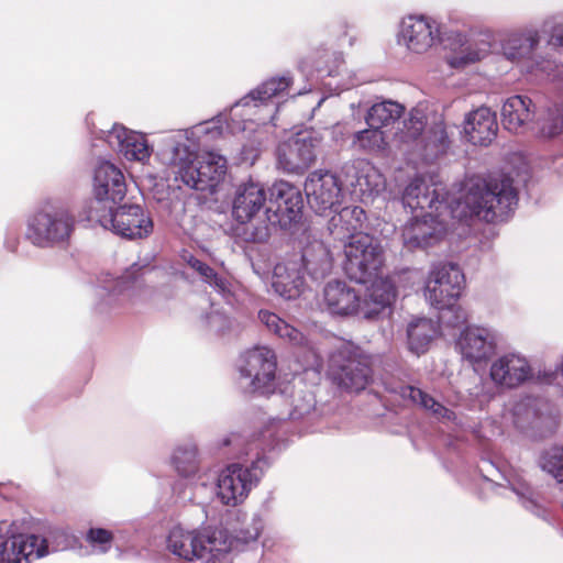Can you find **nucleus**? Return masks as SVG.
Returning a JSON list of instances; mask_svg holds the SVG:
<instances>
[{
  "label": "nucleus",
  "mask_w": 563,
  "mask_h": 563,
  "mask_svg": "<svg viewBox=\"0 0 563 563\" xmlns=\"http://www.w3.org/2000/svg\"><path fill=\"white\" fill-rule=\"evenodd\" d=\"M290 82L291 79L286 76L271 78L242 98L235 103V106H249L251 100L266 101L285 91L289 87Z\"/></svg>",
  "instance_id": "58836bf2"
},
{
  "label": "nucleus",
  "mask_w": 563,
  "mask_h": 563,
  "mask_svg": "<svg viewBox=\"0 0 563 563\" xmlns=\"http://www.w3.org/2000/svg\"><path fill=\"white\" fill-rule=\"evenodd\" d=\"M232 442H233V440H231V439L225 441L227 444H230Z\"/></svg>",
  "instance_id": "4d7b16f0"
},
{
  "label": "nucleus",
  "mask_w": 563,
  "mask_h": 563,
  "mask_svg": "<svg viewBox=\"0 0 563 563\" xmlns=\"http://www.w3.org/2000/svg\"><path fill=\"white\" fill-rule=\"evenodd\" d=\"M503 55L511 62L525 63L530 71L539 70L555 78L556 62L539 52L540 35L534 29L506 33L500 40Z\"/></svg>",
  "instance_id": "9b49d317"
},
{
  "label": "nucleus",
  "mask_w": 563,
  "mask_h": 563,
  "mask_svg": "<svg viewBox=\"0 0 563 563\" xmlns=\"http://www.w3.org/2000/svg\"><path fill=\"white\" fill-rule=\"evenodd\" d=\"M75 228L70 210L58 203H45L27 220L26 238L36 246L52 247L66 242Z\"/></svg>",
  "instance_id": "6e6552de"
},
{
  "label": "nucleus",
  "mask_w": 563,
  "mask_h": 563,
  "mask_svg": "<svg viewBox=\"0 0 563 563\" xmlns=\"http://www.w3.org/2000/svg\"><path fill=\"white\" fill-rule=\"evenodd\" d=\"M272 287L286 300L298 298L305 289V278L300 264L296 261L278 263L274 268Z\"/></svg>",
  "instance_id": "cd10ccee"
},
{
  "label": "nucleus",
  "mask_w": 563,
  "mask_h": 563,
  "mask_svg": "<svg viewBox=\"0 0 563 563\" xmlns=\"http://www.w3.org/2000/svg\"><path fill=\"white\" fill-rule=\"evenodd\" d=\"M401 201L411 211H445L453 219L465 221L477 217L486 222L507 219L518 203L512 179L507 175L467 179L456 199L449 200L441 184H428L423 177H416L405 188Z\"/></svg>",
  "instance_id": "f257e3e1"
},
{
  "label": "nucleus",
  "mask_w": 563,
  "mask_h": 563,
  "mask_svg": "<svg viewBox=\"0 0 563 563\" xmlns=\"http://www.w3.org/2000/svg\"><path fill=\"white\" fill-rule=\"evenodd\" d=\"M148 271V266L133 264L121 278L111 280L109 285L98 288L97 296L100 298L98 309L103 312L123 305L134 290L141 286L139 277Z\"/></svg>",
  "instance_id": "aec40b11"
},
{
  "label": "nucleus",
  "mask_w": 563,
  "mask_h": 563,
  "mask_svg": "<svg viewBox=\"0 0 563 563\" xmlns=\"http://www.w3.org/2000/svg\"><path fill=\"white\" fill-rule=\"evenodd\" d=\"M202 131L205 133H211L212 135H220L222 133V128L218 125V122L210 121L202 126Z\"/></svg>",
  "instance_id": "603ef678"
},
{
  "label": "nucleus",
  "mask_w": 563,
  "mask_h": 563,
  "mask_svg": "<svg viewBox=\"0 0 563 563\" xmlns=\"http://www.w3.org/2000/svg\"><path fill=\"white\" fill-rule=\"evenodd\" d=\"M537 107L527 96H511L501 107V123L511 133H525L532 130Z\"/></svg>",
  "instance_id": "b1692460"
},
{
  "label": "nucleus",
  "mask_w": 563,
  "mask_h": 563,
  "mask_svg": "<svg viewBox=\"0 0 563 563\" xmlns=\"http://www.w3.org/2000/svg\"><path fill=\"white\" fill-rule=\"evenodd\" d=\"M344 169L347 175L352 174L355 177L350 185L357 196L369 197L378 194L384 185L380 175L373 167H368L362 173H358L353 165L345 166Z\"/></svg>",
  "instance_id": "e433bc0d"
},
{
  "label": "nucleus",
  "mask_w": 563,
  "mask_h": 563,
  "mask_svg": "<svg viewBox=\"0 0 563 563\" xmlns=\"http://www.w3.org/2000/svg\"><path fill=\"white\" fill-rule=\"evenodd\" d=\"M489 52L487 43L470 44L449 58L453 68H463L484 58Z\"/></svg>",
  "instance_id": "a19ab883"
},
{
  "label": "nucleus",
  "mask_w": 563,
  "mask_h": 563,
  "mask_svg": "<svg viewBox=\"0 0 563 563\" xmlns=\"http://www.w3.org/2000/svg\"><path fill=\"white\" fill-rule=\"evenodd\" d=\"M400 150L417 156L426 163H432L449 147V137L443 122H435L426 130V115L422 110L413 109L402 128L395 133Z\"/></svg>",
  "instance_id": "20e7f679"
},
{
  "label": "nucleus",
  "mask_w": 563,
  "mask_h": 563,
  "mask_svg": "<svg viewBox=\"0 0 563 563\" xmlns=\"http://www.w3.org/2000/svg\"><path fill=\"white\" fill-rule=\"evenodd\" d=\"M404 107L398 102L383 101L372 106L366 122L369 126L383 129L395 123L402 114Z\"/></svg>",
  "instance_id": "4c0bfd02"
},
{
  "label": "nucleus",
  "mask_w": 563,
  "mask_h": 563,
  "mask_svg": "<svg viewBox=\"0 0 563 563\" xmlns=\"http://www.w3.org/2000/svg\"><path fill=\"white\" fill-rule=\"evenodd\" d=\"M107 143L129 161L144 162L151 155L144 135L130 131L123 125L114 124L107 133Z\"/></svg>",
  "instance_id": "a878e982"
},
{
  "label": "nucleus",
  "mask_w": 563,
  "mask_h": 563,
  "mask_svg": "<svg viewBox=\"0 0 563 563\" xmlns=\"http://www.w3.org/2000/svg\"><path fill=\"white\" fill-rule=\"evenodd\" d=\"M525 506L528 507V505H534L532 500L527 499L523 501Z\"/></svg>",
  "instance_id": "5fc2aeb1"
},
{
  "label": "nucleus",
  "mask_w": 563,
  "mask_h": 563,
  "mask_svg": "<svg viewBox=\"0 0 563 563\" xmlns=\"http://www.w3.org/2000/svg\"><path fill=\"white\" fill-rule=\"evenodd\" d=\"M495 333L483 327H470L464 330L457 345L463 357L471 362H481L495 351Z\"/></svg>",
  "instance_id": "bb28decb"
},
{
  "label": "nucleus",
  "mask_w": 563,
  "mask_h": 563,
  "mask_svg": "<svg viewBox=\"0 0 563 563\" xmlns=\"http://www.w3.org/2000/svg\"><path fill=\"white\" fill-rule=\"evenodd\" d=\"M543 471L551 474L559 483L563 482V446H554L543 453L540 460Z\"/></svg>",
  "instance_id": "37998d69"
},
{
  "label": "nucleus",
  "mask_w": 563,
  "mask_h": 563,
  "mask_svg": "<svg viewBox=\"0 0 563 563\" xmlns=\"http://www.w3.org/2000/svg\"><path fill=\"white\" fill-rule=\"evenodd\" d=\"M395 296V288L389 280L374 282L362 300L361 313L366 319L375 317L393 302Z\"/></svg>",
  "instance_id": "2f4dec72"
},
{
  "label": "nucleus",
  "mask_w": 563,
  "mask_h": 563,
  "mask_svg": "<svg viewBox=\"0 0 563 563\" xmlns=\"http://www.w3.org/2000/svg\"><path fill=\"white\" fill-rule=\"evenodd\" d=\"M172 463L183 476L195 474L199 464L196 444L188 442L178 445L172 455Z\"/></svg>",
  "instance_id": "ea45409f"
},
{
  "label": "nucleus",
  "mask_w": 563,
  "mask_h": 563,
  "mask_svg": "<svg viewBox=\"0 0 563 563\" xmlns=\"http://www.w3.org/2000/svg\"><path fill=\"white\" fill-rule=\"evenodd\" d=\"M398 43L413 54H424L441 43L440 24L427 15H408L402 19Z\"/></svg>",
  "instance_id": "4468645a"
},
{
  "label": "nucleus",
  "mask_w": 563,
  "mask_h": 563,
  "mask_svg": "<svg viewBox=\"0 0 563 563\" xmlns=\"http://www.w3.org/2000/svg\"><path fill=\"white\" fill-rule=\"evenodd\" d=\"M344 60L342 54L324 49L319 53V58L314 64V68L319 74L325 73L328 76H336Z\"/></svg>",
  "instance_id": "c03bdc74"
},
{
  "label": "nucleus",
  "mask_w": 563,
  "mask_h": 563,
  "mask_svg": "<svg viewBox=\"0 0 563 563\" xmlns=\"http://www.w3.org/2000/svg\"><path fill=\"white\" fill-rule=\"evenodd\" d=\"M258 319L271 333L285 342L294 346H303L307 344L305 334L282 319L278 314L268 310H260Z\"/></svg>",
  "instance_id": "473e14b6"
},
{
  "label": "nucleus",
  "mask_w": 563,
  "mask_h": 563,
  "mask_svg": "<svg viewBox=\"0 0 563 563\" xmlns=\"http://www.w3.org/2000/svg\"><path fill=\"white\" fill-rule=\"evenodd\" d=\"M510 413L512 422L517 428H523L525 423L534 416L529 399H522L515 402L510 409Z\"/></svg>",
  "instance_id": "de8ad7c7"
},
{
  "label": "nucleus",
  "mask_w": 563,
  "mask_h": 563,
  "mask_svg": "<svg viewBox=\"0 0 563 563\" xmlns=\"http://www.w3.org/2000/svg\"><path fill=\"white\" fill-rule=\"evenodd\" d=\"M90 217L106 230L129 240L146 238L153 231L152 219L139 205L109 207L102 211L93 209Z\"/></svg>",
  "instance_id": "f8f14e48"
},
{
  "label": "nucleus",
  "mask_w": 563,
  "mask_h": 563,
  "mask_svg": "<svg viewBox=\"0 0 563 563\" xmlns=\"http://www.w3.org/2000/svg\"><path fill=\"white\" fill-rule=\"evenodd\" d=\"M366 221L365 211L358 206H349L342 208L331 217L328 223V230L334 241L342 243L350 240L358 233Z\"/></svg>",
  "instance_id": "c85d7f7f"
},
{
  "label": "nucleus",
  "mask_w": 563,
  "mask_h": 563,
  "mask_svg": "<svg viewBox=\"0 0 563 563\" xmlns=\"http://www.w3.org/2000/svg\"><path fill=\"white\" fill-rule=\"evenodd\" d=\"M463 131L467 141L474 145H489L498 132L496 113L487 107H479L466 114Z\"/></svg>",
  "instance_id": "393cba45"
},
{
  "label": "nucleus",
  "mask_w": 563,
  "mask_h": 563,
  "mask_svg": "<svg viewBox=\"0 0 563 563\" xmlns=\"http://www.w3.org/2000/svg\"><path fill=\"white\" fill-rule=\"evenodd\" d=\"M194 269L203 278L206 283L212 286L218 292L225 295L229 292V282L227 278L219 276L213 268L206 263L194 262Z\"/></svg>",
  "instance_id": "49530a36"
},
{
  "label": "nucleus",
  "mask_w": 563,
  "mask_h": 563,
  "mask_svg": "<svg viewBox=\"0 0 563 563\" xmlns=\"http://www.w3.org/2000/svg\"><path fill=\"white\" fill-rule=\"evenodd\" d=\"M232 545L221 529L198 532L174 527L167 537V549L189 563H227Z\"/></svg>",
  "instance_id": "f03ea898"
},
{
  "label": "nucleus",
  "mask_w": 563,
  "mask_h": 563,
  "mask_svg": "<svg viewBox=\"0 0 563 563\" xmlns=\"http://www.w3.org/2000/svg\"><path fill=\"white\" fill-rule=\"evenodd\" d=\"M175 179L195 190H211L227 173V159L214 152L195 154L185 145L175 147Z\"/></svg>",
  "instance_id": "423d86ee"
},
{
  "label": "nucleus",
  "mask_w": 563,
  "mask_h": 563,
  "mask_svg": "<svg viewBox=\"0 0 563 563\" xmlns=\"http://www.w3.org/2000/svg\"><path fill=\"white\" fill-rule=\"evenodd\" d=\"M86 542L91 547L95 552L107 553L113 542V533L103 528H90L86 533Z\"/></svg>",
  "instance_id": "a18cd8bd"
},
{
  "label": "nucleus",
  "mask_w": 563,
  "mask_h": 563,
  "mask_svg": "<svg viewBox=\"0 0 563 563\" xmlns=\"http://www.w3.org/2000/svg\"><path fill=\"white\" fill-rule=\"evenodd\" d=\"M263 529V522L261 518H253L247 527L238 530L234 534L235 542L247 544L255 541Z\"/></svg>",
  "instance_id": "09e8293b"
},
{
  "label": "nucleus",
  "mask_w": 563,
  "mask_h": 563,
  "mask_svg": "<svg viewBox=\"0 0 563 563\" xmlns=\"http://www.w3.org/2000/svg\"><path fill=\"white\" fill-rule=\"evenodd\" d=\"M340 244L344 254L343 269L351 279L366 284L378 274L384 263V251L373 235L358 233Z\"/></svg>",
  "instance_id": "1a4fd4ad"
},
{
  "label": "nucleus",
  "mask_w": 563,
  "mask_h": 563,
  "mask_svg": "<svg viewBox=\"0 0 563 563\" xmlns=\"http://www.w3.org/2000/svg\"><path fill=\"white\" fill-rule=\"evenodd\" d=\"M445 211L424 212L411 218L402 228L401 238L408 250L423 249L435 244L446 232Z\"/></svg>",
  "instance_id": "dca6fc26"
},
{
  "label": "nucleus",
  "mask_w": 563,
  "mask_h": 563,
  "mask_svg": "<svg viewBox=\"0 0 563 563\" xmlns=\"http://www.w3.org/2000/svg\"><path fill=\"white\" fill-rule=\"evenodd\" d=\"M3 526H5V522H1V523H0V532H1V531H2V529H3Z\"/></svg>",
  "instance_id": "6e6d98bb"
},
{
  "label": "nucleus",
  "mask_w": 563,
  "mask_h": 563,
  "mask_svg": "<svg viewBox=\"0 0 563 563\" xmlns=\"http://www.w3.org/2000/svg\"><path fill=\"white\" fill-rule=\"evenodd\" d=\"M464 274L452 263L434 265L427 278L424 297L434 308L442 310L441 319L451 327L466 321V312L455 301L464 288Z\"/></svg>",
  "instance_id": "7ed1b4c3"
},
{
  "label": "nucleus",
  "mask_w": 563,
  "mask_h": 563,
  "mask_svg": "<svg viewBox=\"0 0 563 563\" xmlns=\"http://www.w3.org/2000/svg\"><path fill=\"white\" fill-rule=\"evenodd\" d=\"M390 391L398 394L404 399L410 400L438 420L452 422L456 420V415L453 410L418 387L401 385L397 388H391Z\"/></svg>",
  "instance_id": "c756f323"
},
{
  "label": "nucleus",
  "mask_w": 563,
  "mask_h": 563,
  "mask_svg": "<svg viewBox=\"0 0 563 563\" xmlns=\"http://www.w3.org/2000/svg\"><path fill=\"white\" fill-rule=\"evenodd\" d=\"M266 200V190L260 183L251 180L238 186L232 214L240 222L238 235L245 242L264 243L269 239V225L265 218Z\"/></svg>",
  "instance_id": "39448f33"
},
{
  "label": "nucleus",
  "mask_w": 563,
  "mask_h": 563,
  "mask_svg": "<svg viewBox=\"0 0 563 563\" xmlns=\"http://www.w3.org/2000/svg\"><path fill=\"white\" fill-rule=\"evenodd\" d=\"M321 307L332 316L352 317L361 313L362 298L343 280H331L322 291Z\"/></svg>",
  "instance_id": "6ab92c4d"
},
{
  "label": "nucleus",
  "mask_w": 563,
  "mask_h": 563,
  "mask_svg": "<svg viewBox=\"0 0 563 563\" xmlns=\"http://www.w3.org/2000/svg\"><path fill=\"white\" fill-rule=\"evenodd\" d=\"M334 252L321 241H313L302 251V263L308 274L314 278H324L333 267Z\"/></svg>",
  "instance_id": "7c9ffc66"
},
{
  "label": "nucleus",
  "mask_w": 563,
  "mask_h": 563,
  "mask_svg": "<svg viewBox=\"0 0 563 563\" xmlns=\"http://www.w3.org/2000/svg\"><path fill=\"white\" fill-rule=\"evenodd\" d=\"M542 33L548 36L547 55L551 60H555V76L563 68V14L556 15L544 21Z\"/></svg>",
  "instance_id": "f704fd0d"
},
{
  "label": "nucleus",
  "mask_w": 563,
  "mask_h": 563,
  "mask_svg": "<svg viewBox=\"0 0 563 563\" xmlns=\"http://www.w3.org/2000/svg\"><path fill=\"white\" fill-rule=\"evenodd\" d=\"M305 192L310 207L320 214L336 210L342 198L338 177L328 170H314L305 181Z\"/></svg>",
  "instance_id": "f3484780"
},
{
  "label": "nucleus",
  "mask_w": 563,
  "mask_h": 563,
  "mask_svg": "<svg viewBox=\"0 0 563 563\" xmlns=\"http://www.w3.org/2000/svg\"><path fill=\"white\" fill-rule=\"evenodd\" d=\"M438 333V325L427 318H418L408 325V344L417 354L426 352L428 345Z\"/></svg>",
  "instance_id": "c9c22d12"
},
{
  "label": "nucleus",
  "mask_w": 563,
  "mask_h": 563,
  "mask_svg": "<svg viewBox=\"0 0 563 563\" xmlns=\"http://www.w3.org/2000/svg\"><path fill=\"white\" fill-rule=\"evenodd\" d=\"M272 196L276 208H266L267 222L269 231L272 227L278 225L282 229H288L301 218L302 197L300 191L288 183L274 185Z\"/></svg>",
  "instance_id": "a211bd4d"
},
{
  "label": "nucleus",
  "mask_w": 563,
  "mask_h": 563,
  "mask_svg": "<svg viewBox=\"0 0 563 563\" xmlns=\"http://www.w3.org/2000/svg\"><path fill=\"white\" fill-rule=\"evenodd\" d=\"M329 375L341 389L358 393L372 378L369 356L352 342H341L330 354Z\"/></svg>",
  "instance_id": "0eeeda50"
},
{
  "label": "nucleus",
  "mask_w": 563,
  "mask_h": 563,
  "mask_svg": "<svg viewBox=\"0 0 563 563\" xmlns=\"http://www.w3.org/2000/svg\"><path fill=\"white\" fill-rule=\"evenodd\" d=\"M314 396L311 393H306L301 397L295 399L294 408L290 412V418L301 419L306 415L310 413L314 409Z\"/></svg>",
  "instance_id": "8fccbe9b"
},
{
  "label": "nucleus",
  "mask_w": 563,
  "mask_h": 563,
  "mask_svg": "<svg viewBox=\"0 0 563 563\" xmlns=\"http://www.w3.org/2000/svg\"><path fill=\"white\" fill-rule=\"evenodd\" d=\"M207 319H208V325L210 327V329H212L213 331H216L218 333L225 332V330L229 329V327H230L229 318L219 311L211 312Z\"/></svg>",
  "instance_id": "3c124183"
},
{
  "label": "nucleus",
  "mask_w": 563,
  "mask_h": 563,
  "mask_svg": "<svg viewBox=\"0 0 563 563\" xmlns=\"http://www.w3.org/2000/svg\"><path fill=\"white\" fill-rule=\"evenodd\" d=\"M265 466H267V462L263 457L252 462L251 466H243L239 463L228 465L218 477V498L227 506H236L243 503L258 483Z\"/></svg>",
  "instance_id": "ddd939ff"
},
{
  "label": "nucleus",
  "mask_w": 563,
  "mask_h": 563,
  "mask_svg": "<svg viewBox=\"0 0 563 563\" xmlns=\"http://www.w3.org/2000/svg\"><path fill=\"white\" fill-rule=\"evenodd\" d=\"M387 136L379 128L369 126V129L358 131L354 135V144L360 148L369 152L383 151L387 144Z\"/></svg>",
  "instance_id": "79ce46f5"
},
{
  "label": "nucleus",
  "mask_w": 563,
  "mask_h": 563,
  "mask_svg": "<svg viewBox=\"0 0 563 563\" xmlns=\"http://www.w3.org/2000/svg\"><path fill=\"white\" fill-rule=\"evenodd\" d=\"M93 195L98 203H119L126 195V183L120 168L109 162L98 165L93 176Z\"/></svg>",
  "instance_id": "5701e85b"
},
{
  "label": "nucleus",
  "mask_w": 563,
  "mask_h": 563,
  "mask_svg": "<svg viewBox=\"0 0 563 563\" xmlns=\"http://www.w3.org/2000/svg\"><path fill=\"white\" fill-rule=\"evenodd\" d=\"M532 131L543 140H552L563 134V108L554 104L537 112Z\"/></svg>",
  "instance_id": "72a5a7b5"
},
{
  "label": "nucleus",
  "mask_w": 563,
  "mask_h": 563,
  "mask_svg": "<svg viewBox=\"0 0 563 563\" xmlns=\"http://www.w3.org/2000/svg\"><path fill=\"white\" fill-rule=\"evenodd\" d=\"M46 554V539L35 534L12 533L0 544V563H30L32 556L40 559Z\"/></svg>",
  "instance_id": "4be33fe9"
},
{
  "label": "nucleus",
  "mask_w": 563,
  "mask_h": 563,
  "mask_svg": "<svg viewBox=\"0 0 563 563\" xmlns=\"http://www.w3.org/2000/svg\"><path fill=\"white\" fill-rule=\"evenodd\" d=\"M318 145L313 132L300 131L278 146V165L287 173L302 174L314 162Z\"/></svg>",
  "instance_id": "2eb2a0df"
},
{
  "label": "nucleus",
  "mask_w": 563,
  "mask_h": 563,
  "mask_svg": "<svg viewBox=\"0 0 563 563\" xmlns=\"http://www.w3.org/2000/svg\"><path fill=\"white\" fill-rule=\"evenodd\" d=\"M276 365L275 353L267 346L245 351L238 362L240 388L245 393L273 391Z\"/></svg>",
  "instance_id": "9d476101"
},
{
  "label": "nucleus",
  "mask_w": 563,
  "mask_h": 563,
  "mask_svg": "<svg viewBox=\"0 0 563 563\" xmlns=\"http://www.w3.org/2000/svg\"><path fill=\"white\" fill-rule=\"evenodd\" d=\"M188 265L194 268V262H198L199 260L190 255L187 260Z\"/></svg>",
  "instance_id": "864d4df0"
},
{
  "label": "nucleus",
  "mask_w": 563,
  "mask_h": 563,
  "mask_svg": "<svg viewBox=\"0 0 563 563\" xmlns=\"http://www.w3.org/2000/svg\"><path fill=\"white\" fill-rule=\"evenodd\" d=\"M492 380L500 387L516 388L532 378V368L526 357L508 353L490 365Z\"/></svg>",
  "instance_id": "412c9836"
}]
</instances>
